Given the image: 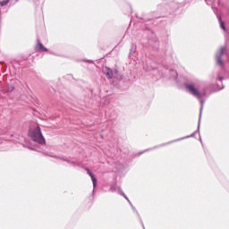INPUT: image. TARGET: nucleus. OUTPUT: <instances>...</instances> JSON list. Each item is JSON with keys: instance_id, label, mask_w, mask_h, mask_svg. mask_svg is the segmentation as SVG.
<instances>
[{"instance_id": "f257e3e1", "label": "nucleus", "mask_w": 229, "mask_h": 229, "mask_svg": "<svg viewBox=\"0 0 229 229\" xmlns=\"http://www.w3.org/2000/svg\"><path fill=\"white\" fill-rule=\"evenodd\" d=\"M29 134L30 139L34 142H38V144H44L46 142L44 136H42V131H40V126H38L34 129H30Z\"/></svg>"}, {"instance_id": "f03ea898", "label": "nucleus", "mask_w": 229, "mask_h": 229, "mask_svg": "<svg viewBox=\"0 0 229 229\" xmlns=\"http://www.w3.org/2000/svg\"><path fill=\"white\" fill-rule=\"evenodd\" d=\"M185 89L190 92V94H192L195 98H198V99H201L203 98V95L201 92H199V89L196 88L193 84H188L185 86Z\"/></svg>"}, {"instance_id": "7ed1b4c3", "label": "nucleus", "mask_w": 229, "mask_h": 229, "mask_svg": "<svg viewBox=\"0 0 229 229\" xmlns=\"http://www.w3.org/2000/svg\"><path fill=\"white\" fill-rule=\"evenodd\" d=\"M35 50L38 51V53L47 52V49L46 48V47H44L42 42H40V39L37 40V45L35 47Z\"/></svg>"}, {"instance_id": "20e7f679", "label": "nucleus", "mask_w": 229, "mask_h": 229, "mask_svg": "<svg viewBox=\"0 0 229 229\" xmlns=\"http://www.w3.org/2000/svg\"><path fill=\"white\" fill-rule=\"evenodd\" d=\"M86 171H87L88 174L90 176V178L92 180L94 189H96V185H98V179H96V177L94 176V174H92L90 172V169L86 168Z\"/></svg>"}, {"instance_id": "39448f33", "label": "nucleus", "mask_w": 229, "mask_h": 229, "mask_svg": "<svg viewBox=\"0 0 229 229\" xmlns=\"http://www.w3.org/2000/svg\"><path fill=\"white\" fill-rule=\"evenodd\" d=\"M225 51H226L225 47H222L219 51L220 55L217 57V60H216L218 65H223V59H221V56L225 55Z\"/></svg>"}, {"instance_id": "423d86ee", "label": "nucleus", "mask_w": 229, "mask_h": 229, "mask_svg": "<svg viewBox=\"0 0 229 229\" xmlns=\"http://www.w3.org/2000/svg\"><path fill=\"white\" fill-rule=\"evenodd\" d=\"M104 72L109 80H112V78H114V72L110 68H104Z\"/></svg>"}, {"instance_id": "0eeeda50", "label": "nucleus", "mask_w": 229, "mask_h": 229, "mask_svg": "<svg viewBox=\"0 0 229 229\" xmlns=\"http://www.w3.org/2000/svg\"><path fill=\"white\" fill-rule=\"evenodd\" d=\"M10 3V0L0 1V6H6Z\"/></svg>"}, {"instance_id": "6e6552de", "label": "nucleus", "mask_w": 229, "mask_h": 229, "mask_svg": "<svg viewBox=\"0 0 229 229\" xmlns=\"http://www.w3.org/2000/svg\"><path fill=\"white\" fill-rule=\"evenodd\" d=\"M220 22V27L222 28V30H224V31H226V27L225 26V22L223 21V20H219Z\"/></svg>"}, {"instance_id": "1a4fd4ad", "label": "nucleus", "mask_w": 229, "mask_h": 229, "mask_svg": "<svg viewBox=\"0 0 229 229\" xmlns=\"http://www.w3.org/2000/svg\"><path fill=\"white\" fill-rule=\"evenodd\" d=\"M12 90H13V88H12L11 92H12Z\"/></svg>"}]
</instances>
